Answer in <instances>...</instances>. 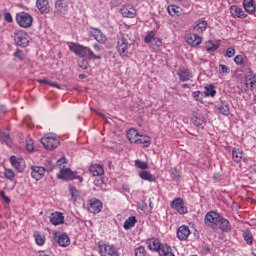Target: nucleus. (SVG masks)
I'll use <instances>...</instances> for the list:
<instances>
[{
	"mask_svg": "<svg viewBox=\"0 0 256 256\" xmlns=\"http://www.w3.org/2000/svg\"><path fill=\"white\" fill-rule=\"evenodd\" d=\"M69 49L70 51H72V53H75V55H77L78 57H87V59H90V60H93V59L101 60V56L95 55V53H93V50H90L88 47L77 44L75 42L70 43Z\"/></svg>",
	"mask_w": 256,
	"mask_h": 256,
	"instance_id": "1",
	"label": "nucleus"
},
{
	"mask_svg": "<svg viewBox=\"0 0 256 256\" xmlns=\"http://www.w3.org/2000/svg\"><path fill=\"white\" fill-rule=\"evenodd\" d=\"M128 37V35L122 34L117 41L116 49L120 57L127 56V53H129V47H131L134 43V40H129Z\"/></svg>",
	"mask_w": 256,
	"mask_h": 256,
	"instance_id": "2",
	"label": "nucleus"
},
{
	"mask_svg": "<svg viewBox=\"0 0 256 256\" xmlns=\"http://www.w3.org/2000/svg\"><path fill=\"white\" fill-rule=\"evenodd\" d=\"M41 143L43 147L47 149V151H53V149H57L61 142L59 141V136L54 133H48L43 138H41Z\"/></svg>",
	"mask_w": 256,
	"mask_h": 256,
	"instance_id": "3",
	"label": "nucleus"
},
{
	"mask_svg": "<svg viewBox=\"0 0 256 256\" xmlns=\"http://www.w3.org/2000/svg\"><path fill=\"white\" fill-rule=\"evenodd\" d=\"M16 23L23 29H29L33 25V16L26 12L17 13Z\"/></svg>",
	"mask_w": 256,
	"mask_h": 256,
	"instance_id": "4",
	"label": "nucleus"
},
{
	"mask_svg": "<svg viewBox=\"0 0 256 256\" xmlns=\"http://www.w3.org/2000/svg\"><path fill=\"white\" fill-rule=\"evenodd\" d=\"M14 41L17 47L25 49L29 47V34L23 30H17L14 34Z\"/></svg>",
	"mask_w": 256,
	"mask_h": 256,
	"instance_id": "5",
	"label": "nucleus"
},
{
	"mask_svg": "<svg viewBox=\"0 0 256 256\" xmlns=\"http://www.w3.org/2000/svg\"><path fill=\"white\" fill-rule=\"evenodd\" d=\"M98 253L101 256H119V250L113 244L99 243Z\"/></svg>",
	"mask_w": 256,
	"mask_h": 256,
	"instance_id": "6",
	"label": "nucleus"
},
{
	"mask_svg": "<svg viewBox=\"0 0 256 256\" xmlns=\"http://www.w3.org/2000/svg\"><path fill=\"white\" fill-rule=\"evenodd\" d=\"M220 219H221V215H219V213H217L216 211H210L206 214L204 218V223L205 225H207V227H211L212 229H217Z\"/></svg>",
	"mask_w": 256,
	"mask_h": 256,
	"instance_id": "7",
	"label": "nucleus"
},
{
	"mask_svg": "<svg viewBox=\"0 0 256 256\" xmlns=\"http://www.w3.org/2000/svg\"><path fill=\"white\" fill-rule=\"evenodd\" d=\"M58 179L62 181H73V179H79L80 183L83 181L81 176H77V172H73L71 168L61 169L58 174Z\"/></svg>",
	"mask_w": 256,
	"mask_h": 256,
	"instance_id": "8",
	"label": "nucleus"
},
{
	"mask_svg": "<svg viewBox=\"0 0 256 256\" xmlns=\"http://www.w3.org/2000/svg\"><path fill=\"white\" fill-rule=\"evenodd\" d=\"M87 209L89 213H94V215H97V213H101L103 210V202L97 198H91L88 200Z\"/></svg>",
	"mask_w": 256,
	"mask_h": 256,
	"instance_id": "9",
	"label": "nucleus"
},
{
	"mask_svg": "<svg viewBox=\"0 0 256 256\" xmlns=\"http://www.w3.org/2000/svg\"><path fill=\"white\" fill-rule=\"evenodd\" d=\"M172 209H175L179 215L187 214V206L183 204V198H176L170 204Z\"/></svg>",
	"mask_w": 256,
	"mask_h": 256,
	"instance_id": "10",
	"label": "nucleus"
},
{
	"mask_svg": "<svg viewBox=\"0 0 256 256\" xmlns=\"http://www.w3.org/2000/svg\"><path fill=\"white\" fill-rule=\"evenodd\" d=\"M148 248L150 251H157V253H161L163 247H166L167 244H162L161 241L157 238H149L146 241Z\"/></svg>",
	"mask_w": 256,
	"mask_h": 256,
	"instance_id": "11",
	"label": "nucleus"
},
{
	"mask_svg": "<svg viewBox=\"0 0 256 256\" xmlns=\"http://www.w3.org/2000/svg\"><path fill=\"white\" fill-rule=\"evenodd\" d=\"M31 177L35 181H41L42 177H45V167L43 166H31Z\"/></svg>",
	"mask_w": 256,
	"mask_h": 256,
	"instance_id": "12",
	"label": "nucleus"
},
{
	"mask_svg": "<svg viewBox=\"0 0 256 256\" xmlns=\"http://www.w3.org/2000/svg\"><path fill=\"white\" fill-rule=\"evenodd\" d=\"M177 75L179 77V81H182L183 83H185V81L193 79V72H191V70H189L188 68L179 69Z\"/></svg>",
	"mask_w": 256,
	"mask_h": 256,
	"instance_id": "13",
	"label": "nucleus"
},
{
	"mask_svg": "<svg viewBox=\"0 0 256 256\" xmlns=\"http://www.w3.org/2000/svg\"><path fill=\"white\" fill-rule=\"evenodd\" d=\"M189 235H191V230L189 226L182 225L177 230V237L180 241H187Z\"/></svg>",
	"mask_w": 256,
	"mask_h": 256,
	"instance_id": "14",
	"label": "nucleus"
},
{
	"mask_svg": "<svg viewBox=\"0 0 256 256\" xmlns=\"http://www.w3.org/2000/svg\"><path fill=\"white\" fill-rule=\"evenodd\" d=\"M50 223L52 225H63L65 223V216L61 212H54L50 215Z\"/></svg>",
	"mask_w": 256,
	"mask_h": 256,
	"instance_id": "15",
	"label": "nucleus"
},
{
	"mask_svg": "<svg viewBox=\"0 0 256 256\" xmlns=\"http://www.w3.org/2000/svg\"><path fill=\"white\" fill-rule=\"evenodd\" d=\"M186 41L191 47H199V44L203 42V38L198 34L192 33L186 37Z\"/></svg>",
	"mask_w": 256,
	"mask_h": 256,
	"instance_id": "16",
	"label": "nucleus"
},
{
	"mask_svg": "<svg viewBox=\"0 0 256 256\" xmlns=\"http://www.w3.org/2000/svg\"><path fill=\"white\" fill-rule=\"evenodd\" d=\"M232 159L235 163H241L245 161V152L241 148L234 147L232 149Z\"/></svg>",
	"mask_w": 256,
	"mask_h": 256,
	"instance_id": "17",
	"label": "nucleus"
},
{
	"mask_svg": "<svg viewBox=\"0 0 256 256\" xmlns=\"http://www.w3.org/2000/svg\"><path fill=\"white\" fill-rule=\"evenodd\" d=\"M90 35H92V37H94V39L97 40L98 43H105V41H107V36H105L100 29L91 28Z\"/></svg>",
	"mask_w": 256,
	"mask_h": 256,
	"instance_id": "18",
	"label": "nucleus"
},
{
	"mask_svg": "<svg viewBox=\"0 0 256 256\" xmlns=\"http://www.w3.org/2000/svg\"><path fill=\"white\" fill-rule=\"evenodd\" d=\"M89 171L93 177H101V175H105V169H103V166L100 164H92Z\"/></svg>",
	"mask_w": 256,
	"mask_h": 256,
	"instance_id": "19",
	"label": "nucleus"
},
{
	"mask_svg": "<svg viewBox=\"0 0 256 256\" xmlns=\"http://www.w3.org/2000/svg\"><path fill=\"white\" fill-rule=\"evenodd\" d=\"M123 17H128L129 19H133L137 15V10L131 6H124L120 9Z\"/></svg>",
	"mask_w": 256,
	"mask_h": 256,
	"instance_id": "20",
	"label": "nucleus"
},
{
	"mask_svg": "<svg viewBox=\"0 0 256 256\" xmlns=\"http://www.w3.org/2000/svg\"><path fill=\"white\" fill-rule=\"evenodd\" d=\"M36 7L40 11V13H49L50 11L49 0H37Z\"/></svg>",
	"mask_w": 256,
	"mask_h": 256,
	"instance_id": "21",
	"label": "nucleus"
},
{
	"mask_svg": "<svg viewBox=\"0 0 256 256\" xmlns=\"http://www.w3.org/2000/svg\"><path fill=\"white\" fill-rule=\"evenodd\" d=\"M230 13L232 17H238L239 19H245L247 14L238 6H231Z\"/></svg>",
	"mask_w": 256,
	"mask_h": 256,
	"instance_id": "22",
	"label": "nucleus"
},
{
	"mask_svg": "<svg viewBox=\"0 0 256 256\" xmlns=\"http://www.w3.org/2000/svg\"><path fill=\"white\" fill-rule=\"evenodd\" d=\"M57 243L60 247H69L71 245V239L67 233H63L58 236Z\"/></svg>",
	"mask_w": 256,
	"mask_h": 256,
	"instance_id": "23",
	"label": "nucleus"
},
{
	"mask_svg": "<svg viewBox=\"0 0 256 256\" xmlns=\"http://www.w3.org/2000/svg\"><path fill=\"white\" fill-rule=\"evenodd\" d=\"M243 7L246 13H249L250 15L255 14L256 8H255V2L253 0H244Z\"/></svg>",
	"mask_w": 256,
	"mask_h": 256,
	"instance_id": "24",
	"label": "nucleus"
},
{
	"mask_svg": "<svg viewBox=\"0 0 256 256\" xmlns=\"http://www.w3.org/2000/svg\"><path fill=\"white\" fill-rule=\"evenodd\" d=\"M245 85H246V87H249V85H250V90L251 91L256 89V75L255 74H248L245 77Z\"/></svg>",
	"mask_w": 256,
	"mask_h": 256,
	"instance_id": "25",
	"label": "nucleus"
},
{
	"mask_svg": "<svg viewBox=\"0 0 256 256\" xmlns=\"http://www.w3.org/2000/svg\"><path fill=\"white\" fill-rule=\"evenodd\" d=\"M139 138H136V144L142 145V147H149L151 145V137L146 135H139Z\"/></svg>",
	"mask_w": 256,
	"mask_h": 256,
	"instance_id": "26",
	"label": "nucleus"
},
{
	"mask_svg": "<svg viewBox=\"0 0 256 256\" xmlns=\"http://www.w3.org/2000/svg\"><path fill=\"white\" fill-rule=\"evenodd\" d=\"M11 164L12 166L19 171V173H21V171H23L24 167H23V160L18 159L16 156H11L10 158Z\"/></svg>",
	"mask_w": 256,
	"mask_h": 256,
	"instance_id": "27",
	"label": "nucleus"
},
{
	"mask_svg": "<svg viewBox=\"0 0 256 256\" xmlns=\"http://www.w3.org/2000/svg\"><path fill=\"white\" fill-rule=\"evenodd\" d=\"M218 225L220 226V229L225 233L231 231V223H229V220L223 218V216H220Z\"/></svg>",
	"mask_w": 256,
	"mask_h": 256,
	"instance_id": "28",
	"label": "nucleus"
},
{
	"mask_svg": "<svg viewBox=\"0 0 256 256\" xmlns=\"http://www.w3.org/2000/svg\"><path fill=\"white\" fill-rule=\"evenodd\" d=\"M218 113H220L221 115H229L230 111H229V104L227 102H223L221 101L218 106Z\"/></svg>",
	"mask_w": 256,
	"mask_h": 256,
	"instance_id": "29",
	"label": "nucleus"
},
{
	"mask_svg": "<svg viewBox=\"0 0 256 256\" xmlns=\"http://www.w3.org/2000/svg\"><path fill=\"white\" fill-rule=\"evenodd\" d=\"M139 137V132L135 128H131L127 133V138L130 141V143L137 142V139Z\"/></svg>",
	"mask_w": 256,
	"mask_h": 256,
	"instance_id": "30",
	"label": "nucleus"
},
{
	"mask_svg": "<svg viewBox=\"0 0 256 256\" xmlns=\"http://www.w3.org/2000/svg\"><path fill=\"white\" fill-rule=\"evenodd\" d=\"M181 8L177 5H169L167 7V11L169 13V15H171V17H175V15H177V17H179L181 15Z\"/></svg>",
	"mask_w": 256,
	"mask_h": 256,
	"instance_id": "31",
	"label": "nucleus"
},
{
	"mask_svg": "<svg viewBox=\"0 0 256 256\" xmlns=\"http://www.w3.org/2000/svg\"><path fill=\"white\" fill-rule=\"evenodd\" d=\"M192 123L193 125H195V127H199L200 129H203V127H205V118L200 116H193Z\"/></svg>",
	"mask_w": 256,
	"mask_h": 256,
	"instance_id": "32",
	"label": "nucleus"
},
{
	"mask_svg": "<svg viewBox=\"0 0 256 256\" xmlns=\"http://www.w3.org/2000/svg\"><path fill=\"white\" fill-rule=\"evenodd\" d=\"M136 223H137V218L135 216H130L124 222V229H126V230L133 229V227H135Z\"/></svg>",
	"mask_w": 256,
	"mask_h": 256,
	"instance_id": "33",
	"label": "nucleus"
},
{
	"mask_svg": "<svg viewBox=\"0 0 256 256\" xmlns=\"http://www.w3.org/2000/svg\"><path fill=\"white\" fill-rule=\"evenodd\" d=\"M220 45L221 44L219 42L209 40L208 42H206V51H208V53H211V51H217Z\"/></svg>",
	"mask_w": 256,
	"mask_h": 256,
	"instance_id": "34",
	"label": "nucleus"
},
{
	"mask_svg": "<svg viewBox=\"0 0 256 256\" xmlns=\"http://www.w3.org/2000/svg\"><path fill=\"white\" fill-rule=\"evenodd\" d=\"M205 29H207V21L202 20L194 26L193 31L194 33H203Z\"/></svg>",
	"mask_w": 256,
	"mask_h": 256,
	"instance_id": "35",
	"label": "nucleus"
},
{
	"mask_svg": "<svg viewBox=\"0 0 256 256\" xmlns=\"http://www.w3.org/2000/svg\"><path fill=\"white\" fill-rule=\"evenodd\" d=\"M139 177L144 181H149L150 183L155 181V177L149 171H142L139 173Z\"/></svg>",
	"mask_w": 256,
	"mask_h": 256,
	"instance_id": "36",
	"label": "nucleus"
},
{
	"mask_svg": "<svg viewBox=\"0 0 256 256\" xmlns=\"http://www.w3.org/2000/svg\"><path fill=\"white\" fill-rule=\"evenodd\" d=\"M55 7L58 11H68L69 5L64 0H57L55 3Z\"/></svg>",
	"mask_w": 256,
	"mask_h": 256,
	"instance_id": "37",
	"label": "nucleus"
},
{
	"mask_svg": "<svg viewBox=\"0 0 256 256\" xmlns=\"http://www.w3.org/2000/svg\"><path fill=\"white\" fill-rule=\"evenodd\" d=\"M205 96L206 97H215V95H217V91L215 90V86H213V84L207 85L205 87Z\"/></svg>",
	"mask_w": 256,
	"mask_h": 256,
	"instance_id": "38",
	"label": "nucleus"
},
{
	"mask_svg": "<svg viewBox=\"0 0 256 256\" xmlns=\"http://www.w3.org/2000/svg\"><path fill=\"white\" fill-rule=\"evenodd\" d=\"M159 255L160 256H175V254H173V250L167 244L163 247V249L160 250Z\"/></svg>",
	"mask_w": 256,
	"mask_h": 256,
	"instance_id": "39",
	"label": "nucleus"
},
{
	"mask_svg": "<svg viewBox=\"0 0 256 256\" xmlns=\"http://www.w3.org/2000/svg\"><path fill=\"white\" fill-rule=\"evenodd\" d=\"M243 239L247 243V245H253V234L251 231L246 230L243 232Z\"/></svg>",
	"mask_w": 256,
	"mask_h": 256,
	"instance_id": "40",
	"label": "nucleus"
},
{
	"mask_svg": "<svg viewBox=\"0 0 256 256\" xmlns=\"http://www.w3.org/2000/svg\"><path fill=\"white\" fill-rule=\"evenodd\" d=\"M69 193L72 197V200L77 201L79 199L81 192L75 188V186H71L69 188Z\"/></svg>",
	"mask_w": 256,
	"mask_h": 256,
	"instance_id": "41",
	"label": "nucleus"
},
{
	"mask_svg": "<svg viewBox=\"0 0 256 256\" xmlns=\"http://www.w3.org/2000/svg\"><path fill=\"white\" fill-rule=\"evenodd\" d=\"M38 83H41L42 85H49V87H56V89H61V85L57 82H51L47 79H40L38 80Z\"/></svg>",
	"mask_w": 256,
	"mask_h": 256,
	"instance_id": "42",
	"label": "nucleus"
},
{
	"mask_svg": "<svg viewBox=\"0 0 256 256\" xmlns=\"http://www.w3.org/2000/svg\"><path fill=\"white\" fill-rule=\"evenodd\" d=\"M35 242L37 245H45V236L41 235L39 232L34 233Z\"/></svg>",
	"mask_w": 256,
	"mask_h": 256,
	"instance_id": "43",
	"label": "nucleus"
},
{
	"mask_svg": "<svg viewBox=\"0 0 256 256\" xmlns=\"http://www.w3.org/2000/svg\"><path fill=\"white\" fill-rule=\"evenodd\" d=\"M135 167L145 171V169H149V164L147 162H143L141 160H135Z\"/></svg>",
	"mask_w": 256,
	"mask_h": 256,
	"instance_id": "44",
	"label": "nucleus"
},
{
	"mask_svg": "<svg viewBox=\"0 0 256 256\" xmlns=\"http://www.w3.org/2000/svg\"><path fill=\"white\" fill-rule=\"evenodd\" d=\"M44 169H45V173L47 171V173H51V171H53L55 169V165L53 164V162L51 160H46L45 164H44Z\"/></svg>",
	"mask_w": 256,
	"mask_h": 256,
	"instance_id": "45",
	"label": "nucleus"
},
{
	"mask_svg": "<svg viewBox=\"0 0 256 256\" xmlns=\"http://www.w3.org/2000/svg\"><path fill=\"white\" fill-rule=\"evenodd\" d=\"M0 139H2V141H4L6 145H11V137L9 136V134L5 132H0Z\"/></svg>",
	"mask_w": 256,
	"mask_h": 256,
	"instance_id": "46",
	"label": "nucleus"
},
{
	"mask_svg": "<svg viewBox=\"0 0 256 256\" xmlns=\"http://www.w3.org/2000/svg\"><path fill=\"white\" fill-rule=\"evenodd\" d=\"M4 177L9 179V181H13V179H15V172L11 169H5Z\"/></svg>",
	"mask_w": 256,
	"mask_h": 256,
	"instance_id": "47",
	"label": "nucleus"
},
{
	"mask_svg": "<svg viewBox=\"0 0 256 256\" xmlns=\"http://www.w3.org/2000/svg\"><path fill=\"white\" fill-rule=\"evenodd\" d=\"M145 43H151V41H155V31H150L144 38Z\"/></svg>",
	"mask_w": 256,
	"mask_h": 256,
	"instance_id": "48",
	"label": "nucleus"
},
{
	"mask_svg": "<svg viewBox=\"0 0 256 256\" xmlns=\"http://www.w3.org/2000/svg\"><path fill=\"white\" fill-rule=\"evenodd\" d=\"M78 67L80 69H83L84 71L89 69V61L86 59H82L81 61H78Z\"/></svg>",
	"mask_w": 256,
	"mask_h": 256,
	"instance_id": "49",
	"label": "nucleus"
},
{
	"mask_svg": "<svg viewBox=\"0 0 256 256\" xmlns=\"http://www.w3.org/2000/svg\"><path fill=\"white\" fill-rule=\"evenodd\" d=\"M135 256H147V251H145V247L140 246L135 249Z\"/></svg>",
	"mask_w": 256,
	"mask_h": 256,
	"instance_id": "50",
	"label": "nucleus"
},
{
	"mask_svg": "<svg viewBox=\"0 0 256 256\" xmlns=\"http://www.w3.org/2000/svg\"><path fill=\"white\" fill-rule=\"evenodd\" d=\"M234 63H236V65H245V57H243V55H237L234 58Z\"/></svg>",
	"mask_w": 256,
	"mask_h": 256,
	"instance_id": "51",
	"label": "nucleus"
},
{
	"mask_svg": "<svg viewBox=\"0 0 256 256\" xmlns=\"http://www.w3.org/2000/svg\"><path fill=\"white\" fill-rule=\"evenodd\" d=\"M26 149L27 151H29V153H33V151L35 150L33 146V139L26 140Z\"/></svg>",
	"mask_w": 256,
	"mask_h": 256,
	"instance_id": "52",
	"label": "nucleus"
},
{
	"mask_svg": "<svg viewBox=\"0 0 256 256\" xmlns=\"http://www.w3.org/2000/svg\"><path fill=\"white\" fill-rule=\"evenodd\" d=\"M203 93L201 91H194L192 93V97H194L195 101H203Z\"/></svg>",
	"mask_w": 256,
	"mask_h": 256,
	"instance_id": "53",
	"label": "nucleus"
},
{
	"mask_svg": "<svg viewBox=\"0 0 256 256\" xmlns=\"http://www.w3.org/2000/svg\"><path fill=\"white\" fill-rule=\"evenodd\" d=\"M171 177L174 181H179L180 177H181V174H179V171L177 169H174L172 172H171Z\"/></svg>",
	"mask_w": 256,
	"mask_h": 256,
	"instance_id": "54",
	"label": "nucleus"
},
{
	"mask_svg": "<svg viewBox=\"0 0 256 256\" xmlns=\"http://www.w3.org/2000/svg\"><path fill=\"white\" fill-rule=\"evenodd\" d=\"M14 57H16L17 59H19L20 61H23V59H25L23 57V51H21L20 49H17L14 53Z\"/></svg>",
	"mask_w": 256,
	"mask_h": 256,
	"instance_id": "55",
	"label": "nucleus"
},
{
	"mask_svg": "<svg viewBox=\"0 0 256 256\" xmlns=\"http://www.w3.org/2000/svg\"><path fill=\"white\" fill-rule=\"evenodd\" d=\"M235 56V48L230 47L226 50V57H234Z\"/></svg>",
	"mask_w": 256,
	"mask_h": 256,
	"instance_id": "56",
	"label": "nucleus"
},
{
	"mask_svg": "<svg viewBox=\"0 0 256 256\" xmlns=\"http://www.w3.org/2000/svg\"><path fill=\"white\" fill-rule=\"evenodd\" d=\"M0 197L5 201V203H11V198L5 195V191L0 192Z\"/></svg>",
	"mask_w": 256,
	"mask_h": 256,
	"instance_id": "57",
	"label": "nucleus"
},
{
	"mask_svg": "<svg viewBox=\"0 0 256 256\" xmlns=\"http://www.w3.org/2000/svg\"><path fill=\"white\" fill-rule=\"evenodd\" d=\"M220 73H229V68L225 64H220Z\"/></svg>",
	"mask_w": 256,
	"mask_h": 256,
	"instance_id": "58",
	"label": "nucleus"
},
{
	"mask_svg": "<svg viewBox=\"0 0 256 256\" xmlns=\"http://www.w3.org/2000/svg\"><path fill=\"white\" fill-rule=\"evenodd\" d=\"M67 163V158H60L57 162L56 165L57 167H62V165H65Z\"/></svg>",
	"mask_w": 256,
	"mask_h": 256,
	"instance_id": "59",
	"label": "nucleus"
},
{
	"mask_svg": "<svg viewBox=\"0 0 256 256\" xmlns=\"http://www.w3.org/2000/svg\"><path fill=\"white\" fill-rule=\"evenodd\" d=\"M5 21H7V23H13V16L11 15V13H5Z\"/></svg>",
	"mask_w": 256,
	"mask_h": 256,
	"instance_id": "60",
	"label": "nucleus"
},
{
	"mask_svg": "<svg viewBox=\"0 0 256 256\" xmlns=\"http://www.w3.org/2000/svg\"><path fill=\"white\" fill-rule=\"evenodd\" d=\"M111 3L114 7H119V5H121V0H112Z\"/></svg>",
	"mask_w": 256,
	"mask_h": 256,
	"instance_id": "61",
	"label": "nucleus"
},
{
	"mask_svg": "<svg viewBox=\"0 0 256 256\" xmlns=\"http://www.w3.org/2000/svg\"><path fill=\"white\" fill-rule=\"evenodd\" d=\"M94 49H95L96 51H101V46H99V44H95V45H94Z\"/></svg>",
	"mask_w": 256,
	"mask_h": 256,
	"instance_id": "62",
	"label": "nucleus"
},
{
	"mask_svg": "<svg viewBox=\"0 0 256 256\" xmlns=\"http://www.w3.org/2000/svg\"><path fill=\"white\" fill-rule=\"evenodd\" d=\"M100 117H102L103 119H105L106 123H109V120H107V118L104 116V114L99 113Z\"/></svg>",
	"mask_w": 256,
	"mask_h": 256,
	"instance_id": "63",
	"label": "nucleus"
},
{
	"mask_svg": "<svg viewBox=\"0 0 256 256\" xmlns=\"http://www.w3.org/2000/svg\"><path fill=\"white\" fill-rule=\"evenodd\" d=\"M102 183H103V180H97V181H95V184H96V185H102Z\"/></svg>",
	"mask_w": 256,
	"mask_h": 256,
	"instance_id": "64",
	"label": "nucleus"
}]
</instances>
